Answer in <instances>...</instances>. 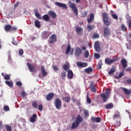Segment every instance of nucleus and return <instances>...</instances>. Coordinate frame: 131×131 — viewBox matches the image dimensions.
<instances>
[{
    "label": "nucleus",
    "mask_w": 131,
    "mask_h": 131,
    "mask_svg": "<svg viewBox=\"0 0 131 131\" xmlns=\"http://www.w3.org/2000/svg\"><path fill=\"white\" fill-rule=\"evenodd\" d=\"M5 127L7 129V131H12V127L11 126L6 125Z\"/></svg>",
    "instance_id": "obj_42"
},
{
    "label": "nucleus",
    "mask_w": 131,
    "mask_h": 131,
    "mask_svg": "<svg viewBox=\"0 0 131 131\" xmlns=\"http://www.w3.org/2000/svg\"><path fill=\"white\" fill-rule=\"evenodd\" d=\"M84 113V117L86 119L89 116H90V113H89V111L84 110L83 111Z\"/></svg>",
    "instance_id": "obj_29"
},
{
    "label": "nucleus",
    "mask_w": 131,
    "mask_h": 131,
    "mask_svg": "<svg viewBox=\"0 0 131 131\" xmlns=\"http://www.w3.org/2000/svg\"><path fill=\"white\" fill-rule=\"evenodd\" d=\"M4 111H9L10 110V108H9V106L8 105H5L3 108Z\"/></svg>",
    "instance_id": "obj_49"
},
{
    "label": "nucleus",
    "mask_w": 131,
    "mask_h": 131,
    "mask_svg": "<svg viewBox=\"0 0 131 131\" xmlns=\"http://www.w3.org/2000/svg\"><path fill=\"white\" fill-rule=\"evenodd\" d=\"M61 75L63 77V79H64L65 77H66V73L65 72H62Z\"/></svg>",
    "instance_id": "obj_51"
},
{
    "label": "nucleus",
    "mask_w": 131,
    "mask_h": 131,
    "mask_svg": "<svg viewBox=\"0 0 131 131\" xmlns=\"http://www.w3.org/2000/svg\"><path fill=\"white\" fill-rule=\"evenodd\" d=\"M51 34H52V33L45 31L42 33V37L44 39H47Z\"/></svg>",
    "instance_id": "obj_10"
},
{
    "label": "nucleus",
    "mask_w": 131,
    "mask_h": 131,
    "mask_svg": "<svg viewBox=\"0 0 131 131\" xmlns=\"http://www.w3.org/2000/svg\"><path fill=\"white\" fill-rule=\"evenodd\" d=\"M93 37L94 38H99V35L98 34H95L93 35Z\"/></svg>",
    "instance_id": "obj_59"
},
{
    "label": "nucleus",
    "mask_w": 131,
    "mask_h": 131,
    "mask_svg": "<svg viewBox=\"0 0 131 131\" xmlns=\"http://www.w3.org/2000/svg\"><path fill=\"white\" fill-rule=\"evenodd\" d=\"M103 33L104 37H106V36H109V35H110L111 32L110 31V29H109V27H107L104 29Z\"/></svg>",
    "instance_id": "obj_9"
},
{
    "label": "nucleus",
    "mask_w": 131,
    "mask_h": 131,
    "mask_svg": "<svg viewBox=\"0 0 131 131\" xmlns=\"http://www.w3.org/2000/svg\"><path fill=\"white\" fill-rule=\"evenodd\" d=\"M122 91L124 92V94L127 96H129V95H130V90H127L126 88H122Z\"/></svg>",
    "instance_id": "obj_26"
},
{
    "label": "nucleus",
    "mask_w": 131,
    "mask_h": 131,
    "mask_svg": "<svg viewBox=\"0 0 131 131\" xmlns=\"http://www.w3.org/2000/svg\"><path fill=\"white\" fill-rule=\"evenodd\" d=\"M27 66H28L29 70V71H30V72H34V70H35L34 66H33L32 64H30V63L29 62H28L27 63Z\"/></svg>",
    "instance_id": "obj_12"
},
{
    "label": "nucleus",
    "mask_w": 131,
    "mask_h": 131,
    "mask_svg": "<svg viewBox=\"0 0 131 131\" xmlns=\"http://www.w3.org/2000/svg\"><path fill=\"white\" fill-rule=\"evenodd\" d=\"M91 120H92V122L99 123L101 121V118L99 117H92Z\"/></svg>",
    "instance_id": "obj_17"
},
{
    "label": "nucleus",
    "mask_w": 131,
    "mask_h": 131,
    "mask_svg": "<svg viewBox=\"0 0 131 131\" xmlns=\"http://www.w3.org/2000/svg\"><path fill=\"white\" fill-rule=\"evenodd\" d=\"M102 19L103 23L105 26H109L110 25V21H109L106 13L103 12L102 13Z\"/></svg>",
    "instance_id": "obj_2"
},
{
    "label": "nucleus",
    "mask_w": 131,
    "mask_h": 131,
    "mask_svg": "<svg viewBox=\"0 0 131 131\" xmlns=\"http://www.w3.org/2000/svg\"><path fill=\"white\" fill-rule=\"evenodd\" d=\"M102 65H103V63H102V60H100L97 64L98 69H101V68H102Z\"/></svg>",
    "instance_id": "obj_39"
},
{
    "label": "nucleus",
    "mask_w": 131,
    "mask_h": 131,
    "mask_svg": "<svg viewBox=\"0 0 131 131\" xmlns=\"http://www.w3.org/2000/svg\"><path fill=\"white\" fill-rule=\"evenodd\" d=\"M116 71V68L115 67H112L110 71L108 72V74H113L114 72Z\"/></svg>",
    "instance_id": "obj_34"
},
{
    "label": "nucleus",
    "mask_w": 131,
    "mask_h": 131,
    "mask_svg": "<svg viewBox=\"0 0 131 131\" xmlns=\"http://www.w3.org/2000/svg\"><path fill=\"white\" fill-rule=\"evenodd\" d=\"M82 120V119L81 118V116H80V115H78L76 120V121L73 122L72 124V126H71L72 129H76V128H77L79 126V123L81 122Z\"/></svg>",
    "instance_id": "obj_1"
},
{
    "label": "nucleus",
    "mask_w": 131,
    "mask_h": 131,
    "mask_svg": "<svg viewBox=\"0 0 131 131\" xmlns=\"http://www.w3.org/2000/svg\"><path fill=\"white\" fill-rule=\"evenodd\" d=\"M34 11L35 13V15L36 17V18H37V19H41V16L38 13V11L37 10V9H34Z\"/></svg>",
    "instance_id": "obj_25"
},
{
    "label": "nucleus",
    "mask_w": 131,
    "mask_h": 131,
    "mask_svg": "<svg viewBox=\"0 0 131 131\" xmlns=\"http://www.w3.org/2000/svg\"><path fill=\"white\" fill-rule=\"evenodd\" d=\"M53 97H54V94L49 93L46 96V100H47V101H51V100L53 99Z\"/></svg>",
    "instance_id": "obj_23"
},
{
    "label": "nucleus",
    "mask_w": 131,
    "mask_h": 131,
    "mask_svg": "<svg viewBox=\"0 0 131 131\" xmlns=\"http://www.w3.org/2000/svg\"><path fill=\"white\" fill-rule=\"evenodd\" d=\"M112 17L114 19H115V20H118V17L116 14H112Z\"/></svg>",
    "instance_id": "obj_55"
},
{
    "label": "nucleus",
    "mask_w": 131,
    "mask_h": 131,
    "mask_svg": "<svg viewBox=\"0 0 131 131\" xmlns=\"http://www.w3.org/2000/svg\"><path fill=\"white\" fill-rule=\"evenodd\" d=\"M8 63H12V58L10 55L8 56Z\"/></svg>",
    "instance_id": "obj_54"
},
{
    "label": "nucleus",
    "mask_w": 131,
    "mask_h": 131,
    "mask_svg": "<svg viewBox=\"0 0 131 131\" xmlns=\"http://www.w3.org/2000/svg\"><path fill=\"white\" fill-rule=\"evenodd\" d=\"M86 102L88 104H91L92 103V99L89 96V93H88L86 96Z\"/></svg>",
    "instance_id": "obj_38"
},
{
    "label": "nucleus",
    "mask_w": 131,
    "mask_h": 131,
    "mask_svg": "<svg viewBox=\"0 0 131 131\" xmlns=\"http://www.w3.org/2000/svg\"><path fill=\"white\" fill-rule=\"evenodd\" d=\"M24 53V51H23V49H20L18 51V54H19V56H22V55H23Z\"/></svg>",
    "instance_id": "obj_47"
},
{
    "label": "nucleus",
    "mask_w": 131,
    "mask_h": 131,
    "mask_svg": "<svg viewBox=\"0 0 131 131\" xmlns=\"http://www.w3.org/2000/svg\"><path fill=\"white\" fill-rule=\"evenodd\" d=\"M4 79L6 80H10V76H9V75H6L4 76Z\"/></svg>",
    "instance_id": "obj_48"
},
{
    "label": "nucleus",
    "mask_w": 131,
    "mask_h": 131,
    "mask_svg": "<svg viewBox=\"0 0 131 131\" xmlns=\"http://www.w3.org/2000/svg\"><path fill=\"white\" fill-rule=\"evenodd\" d=\"M21 97H23V98L26 97V93H25V91H23L21 92Z\"/></svg>",
    "instance_id": "obj_56"
},
{
    "label": "nucleus",
    "mask_w": 131,
    "mask_h": 131,
    "mask_svg": "<svg viewBox=\"0 0 131 131\" xmlns=\"http://www.w3.org/2000/svg\"><path fill=\"white\" fill-rule=\"evenodd\" d=\"M125 71H126L127 72H131V68H127L125 69Z\"/></svg>",
    "instance_id": "obj_62"
},
{
    "label": "nucleus",
    "mask_w": 131,
    "mask_h": 131,
    "mask_svg": "<svg viewBox=\"0 0 131 131\" xmlns=\"http://www.w3.org/2000/svg\"><path fill=\"white\" fill-rule=\"evenodd\" d=\"M121 28L123 31H126V29H127L124 24L121 25Z\"/></svg>",
    "instance_id": "obj_41"
},
{
    "label": "nucleus",
    "mask_w": 131,
    "mask_h": 131,
    "mask_svg": "<svg viewBox=\"0 0 131 131\" xmlns=\"http://www.w3.org/2000/svg\"><path fill=\"white\" fill-rule=\"evenodd\" d=\"M121 63L122 65V67L123 68H126V67H127V61H126V59L123 58L121 60Z\"/></svg>",
    "instance_id": "obj_15"
},
{
    "label": "nucleus",
    "mask_w": 131,
    "mask_h": 131,
    "mask_svg": "<svg viewBox=\"0 0 131 131\" xmlns=\"http://www.w3.org/2000/svg\"><path fill=\"white\" fill-rule=\"evenodd\" d=\"M94 57L96 59H100V58H101V56L100 55V54H99L98 53H95Z\"/></svg>",
    "instance_id": "obj_46"
},
{
    "label": "nucleus",
    "mask_w": 131,
    "mask_h": 131,
    "mask_svg": "<svg viewBox=\"0 0 131 131\" xmlns=\"http://www.w3.org/2000/svg\"><path fill=\"white\" fill-rule=\"evenodd\" d=\"M84 71L85 73L90 74L91 72H93V68L89 67L88 68L85 69Z\"/></svg>",
    "instance_id": "obj_28"
},
{
    "label": "nucleus",
    "mask_w": 131,
    "mask_h": 131,
    "mask_svg": "<svg viewBox=\"0 0 131 131\" xmlns=\"http://www.w3.org/2000/svg\"><path fill=\"white\" fill-rule=\"evenodd\" d=\"M90 89L92 93H96L97 92V89H96V84L94 82H91L90 84Z\"/></svg>",
    "instance_id": "obj_13"
},
{
    "label": "nucleus",
    "mask_w": 131,
    "mask_h": 131,
    "mask_svg": "<svg viewBox=\"0 0 131 131\" xmlns=\"http://www.w3.org/2000/svg\"><path fill=\"white\" fill-rule=\"evenodd\" d=\"M36 118H37V115H36V114H33V116L30 118V122L32 123L34 122Z\"/></svg>",
    "instance_id": "obj_27"
},
{
    "label": "nucleus",
    "mask_w": 131,
    "mask_h": 131,
    "mask_svg": "<svg viewBox=\"0 0 131 131\" xmlns=\"http://www.w3.org/2000/svg\"><path fill=\"white\" fill-rule=\"evenodd\" d=\"M4 28L6 31H13V30H17L16 27H13L11 25H5Z\"/></svg>",
    "instance_id": "obj_6"
},
{
    "label": "nucleus",
    "mask_w": 131,
    "mask_h": 131,
    "mask_svg": "<svg viewBox=\"0 0 131 131\" xmlns=\"http://www.w3.org/2000/svg\"><path fill=\"white\" fill-rule=\"evenodd\" d=\"M6 84H7L9 88H13V82H10L9 81H5Z\"/></svg>",
    "instance_id": "obj_37"
},
{
    "label": "nucleus",
    "mask_w": 131,
    "mask_h": 131,
    "mask_svg": "<svg viewBox=\"0 0 131 131\" xmlns=\"http://www.w3.org/2000/svg\"><path fill=\"white\" fill-rule=\"evenodd\" d=\"M83 56L84 58H89V57H90V52H89V51H83Z\"/></svg>",
    "instance_id": "obj_32"
},
{
    "label": "nucleus",
    "mask_w": 131,
    "mask_h": 131,
    "mask_svg": "<svg viewBox=\"0 0 131 131\" xmlns=\"http://www.w3.org/2000/svg\"><path fill=\"white\" fill-rule=\"evenodd\" d=\"M121 125V123H120V121L116 122V123L115 124V126H116V127H118V126H120Z\"/></svg>",
    "instance_id": "obj_45"
},
{
    "label": "nucleus",
    "mask_w": 131,
    "mask_h": 131,
    "mask_svg": "<svg viewBox=\"0 0 131 131\" xmlns=\"http://www.w3.org/2000/svg\"><path fill=\"white\" fill-rule=\"evenodd\" d=\"M73 52H74V49H71V47L70 46V45H69L67 46V49L66 51V55H68L69 53H70V54H71V55H72V54H73Z\"/></svg>",
    "instance_id": "obj_8"
},
{
    "label": "nucleus",
    "mask_w": 131,
    "mask_h": 131,
    "mask_svg": "<svg viewBox=\"0 0 131 131\" xmlns=\"http://www.w3.org/2000/svg\"><path fill=\"white\" fill-rule=\"evenodd\" d=\"M48 15L50 17H52L53 19H55L57 17V14L53 11H49L48 12Z\"/></svg>",
    "instance_id": "obj_16"
},
{
    "label": "nucleus",
    "mask_w": 131,
    "mask_h": 131,
    "mask_svg": "<svg viewBox=\"0 0 131 131\" xmlns=\"http://www.w3.org/2000/svg\"><path fill=\"white\" fill-rule=\"evenodd\" d=\"M42 18L46 22H49L50 21V17H49V15L48 14H45L43 15Z\"/></svg>",
    "instance_id": "obj_24"
},
{
    "label": "nucleus",
    "mask_w": 131,
    "mask_h": 131,
    "mask_svg": "<svg viewBox=\"0 0 131 131\" xmlns=\"http://www.w3.org/2000/svg\"><path fill=\"white\" fill-rule=\"evenodd\" d=\"M62 100L63 101H64V102H66L67 103H69L71 99L69 96H66L64 97H62Z\"/></svg>",
    "instance_id": "obj_30"
},
{
    "label": "nucleus",
    "mask_w": 131,
    "mask_h": 131,
    "mask_svg": "<svg viewBox=\"0 0 131 131\" xmlns=\"http://www.w3.org/2000/svg\"><path fill=\"white\" fill-rule=\"evenodd\" d=\"M114 62H115V59H111L110 58H107L105 59V64H107V65H110Z\"/></svg>",
    "instance_id": "obj_14"
},
{
    "label": "nucleus",
    "mask_w": 131,
    "mask_h": 131,
    "mask_svg": "<svg viewBox=\"0 0 131 131\" xmlns=\"http://www.w3.org/2000/svg\"><path fill=\"white\" fill-rule=\"evenodd\" d=\"M109 94H110V90L108 89L105 91L104 93H102L100 94V96L103 100L104 103L106 102V101H107Z\"/></svg>",
    "instance_id": "obj_3"
},
{
    "label": "nucleus",
    "mask_w": 131,
    "mask_h": 131,
    "mask_svg": "<svg viewBox=\"0 0 131 131\" xmlns=\"http://www.w3.org/2000/svg\"><path fill=\"white\" fill-rule=\"evenodd\" d=\"M32 105L34 108H37V102L36 101H33Z\"/></svg>",
    "instance_id": "obj_44"
},
{
    "label": "nucleus",
    "mask_w": 131,
    "mask_h": 131,
    "mask_svg": "<svg viewBox=\"0 0 131 131\" xmlns=\"http://www.w3.org/2000/svg\"><path fill=\"white\" fill-rule=\"evenodd\" d=\"M55 5L56 6H57V7H59V8H63V9H67V6H66V4H63L59 2H56Z\"/></svg>",
    "instance_id": "obj_18"
},
{
    "label": "nucleus",
    "mask_w": 131,
    "mask_h": 131,
    "mask_svg": "<svg viewBox=\"0 0 131 131\" xmlns=\"http://www.w3.org/2000/svg\"><path fill=\"white\" fill-rule=\"evenodd\" d=\"M35 26L37 28H40V22L38 20H36L35 21Z\"/></svg>",
    "instance_id": "obj_31"
},
{
    "label": "nucleus",
    "mask_w": 131,
    "mask_h": 131,
    "mask_svg": "<svg viewBox=\"0 0 131 131\" xmlns=\"http://www.w3.org/2000/svg\"><path fill=\"white\" fill-rule=\"evenodd\" d=\"M69 5L71 9H72L74 13L75 14L76 16H77L78 14V11H77V8L75 6V4L72 3L71 2H69Z\"/></svg>",
    "instance_id": "obj_5"
},
{
    "label": "nucleus",
    "mask_w": 131,
    "mask_h": 131,
    "mask_svg": "<svg viewBox=\"0 0 131 131\" xmlns=\"http://www.w3.org/2000/svg\"><path fill=\"white\" fill-rule=\"evenodd\" d=\"M127 23L128 24V27H129L130 29H131V19L127 21Z\"/></svg>",
    "instance_id": "obj_60"
},
{
    "label": "nucleus",
    "mask_w": 131,
    "mask_h": 131,
    "mask_svg": "<svg viewBox=\"0 0 131 131\" xmlns=\"http://www.w3.org/2000/svg\"><path fill=\"white\" fill-rule=\"evenodd\" d=\"M124 75V72H123V71H122L120 73L118 77L115 76V78H116L117 79H119V78H121V77H122V76H123Z\"/></svg>",
    "instance_id": "obj_36"
},
{
    "label": "nucleus",
    "mask_w": 131,
    "mask_h": 131,
    "mask_svg": "<svg viewBox=\"0 0 131 131\" xmlns=\"http://www.w3.org/2000/svg\"><path fill=\"white\" fill-rule=\"evenodd\" d=\"M82 30V29H81V28L79 27H76V31L77 33V34H80V35H81V34H80V32H81Z\"/></svg>",
    "instance_id": "obj_35"
},
{
    "label": "nucleus",
    "mask_w": 131,
    "mask_h": 131,
    "mask_svg": "<svg viewBox=\"0 0 131 131\" xmlns=\"http://www.w3.org/2000/svg\"><path fill=\"white\" fill-rule=\"evenodd\" d=\"M81 54V49L79 48H77L75 50V55L76 57H79Z\"/></svg>",
    "instance_id": "obj_19"
},
{
    "label": "nucleus",
    "mask_w": 131,
    "mask_h": 131,
    "mask_svg": "<svg viewBox=\"0 0 131 131\" xmlns=\"http://www.w3.org/2000/svg\"><path fill=\"white\" fill-rule=\"evenodd\" d=\"M127 81V83H128V84H130V85H131V79H128L126 80Z\"/></svg>",
    "instance_id": "obj_61"
},
{
    "label": "nucleus",
    "mask_w": 131,
    "mask_h": 131,
    "mask_svg": "<svg viewBox=\"0 0 131 131\" xmlns=\"http://www.w3.org/2000/svg\"><path fill=\"white\" fill-rule=\"evenodd\" d=\"M43 109V107L42 106V104H39L38 105V110H39V111H42Z\"/></svg>",
    "instance_id": "obj_50"
},
{
    "label": "nucleus",
    "mask_w": 131,
    "mask_h": 131,
    "mask_svg": "<svg viewBox=\"0 0 131 131\" xmlns=\"http://www.w3.org/2000/svg\"><path fill=\"white\" fill-rule=\"evenodd\" d=\"M94 48L97 53H100V52H101V48L100 47V43H99V41H97L95 42Z\"/></svg>",
    "instance_id": "obj_11"
},
{
    "label": "nucleus",
    "mask_w": 131,
    "mask_h": 131,
    "mask_svg": "<svg viewBox=\"0 0 131 131\" xmlns=\"http://www.w3.org/2000/svg\"><path fill=\"white\" fill-rule=\"evenodd\" d=\"M41 72L43 76H47L48 75V72L46 71L45 69V67L41 66Z\"/></svg>",
    "instance_id": "obj_22"
},
{
    "label": "nucleus",
    "mask_w": 131,
    "mask_h": 131,
    "mask_svg": "<svg viewBox=\"0 0 131 131\" xmlns=\"http://www.w3.org/2000/svg\"><path fill=\"white\" fill-rule=\"evenodd\" d=\"M88 66V63L86 62H82V67H86Z\"/></svg>",
    "instance_id": "obj_63"
},
{
    "label": "nucleus",
    "mask_w": 131,
    "mask_h": 131,
    "mask_svg": "<svg viewBox=\"0 0 131 131\" xmlns=\"http://www.w3.org/2000/svg\"><path fill=\"white\" fill-rule=\"evenodd\" d=\"M63 69L65 71L67 70H69V67H68V65L67 64H64L63 66Z\"/></svg>",
    "instance_id": "obj_43"
},
{
    "label": "nucleus",
    "mask_w": 131,
    "mask_h": 131,
    "mask_svg": "<svg viewBox=\"0 0 131 131\" xmlns=\"http://www.w3.org/2000/svg\"><path fill=\"white\" fill-rule=\"evenodd\" d=\"M56 41H57V36L56 34H52L49 38V43L53 44Z\"/></svg>",
    "instance_id": "obj_7"
},
{
    "label": "nucleus",
    "mask_w": 131,
    "mask_h": 131,
    "mask_svg": "<svg viewBox=\"0 0 131 131\" xmlns=\"http://www.w3.org/2000/svg\"><path fill=\"white\" fill-rule=\"evenodd\" d=\"M93 20L92 18H88L87 21L88 22V23H92V22H93Z\"/></svg>",
    "instance_id": "obj_64"
},
{
    "label": "nucleus",
    "mask_w": 131,
    "mask_h": 131,
    "mask_svg": "<svg viewBox=\"0 0 131 131\" xmlns=\"http://www.w3.org/2000/svg\"><path fill=\"white\" fill-rule=\"evenodd\" d=\"M53 69L54 70V71H59V69H58V68L56 67V66H53Z\"/></svg>",
    "instance_id": "obj_57"
},
{
    "label": "nucleus",
    "mask_w": 131,
    "mask_h": 131,
    "mask_svg": "<svg viewBox=\"0 0 131 131\" xmlns=\"http://www.w3.org/2000/svg\"><path fill=\"white\" fill-rule=\"evenodd\" d=\"M106 109H112L113 108V103H108L105 105Z\"/></svg>",
    "instance_id": "obj_33"
},
{
    "label": "nucleus",
    "mask_w": 131,
    "mask_h": 131,
    "mask_svg": "<svg viewBox=\"0 0 131 131\" xmlns=\"http://www.w3.org/2000/svg\"><path fill=\"white\" fill-rule=\"evenodd\" d=\"M77 66L78 67H82V62H77Z\"/></svg>",
    "instance_id": "obj_53"
},
{
    "label": "nucleus",
    "mask_w": 131,
    "mask_h": 131,
    "mask_svg": "<svg viewBox=\"0 0 131 131\" xmlns=\"http://www.w3.org/2000/svg\"><path fill=\"white\" fill-rule=\"evenodd\" d=\"M68 77L69 79L73 78V72H72V71L70 70L68 71Z\"/></svg>",
    "instance_id": "obj_21"
},
{
    "label": "nucleus",
    "mask_w": 131,
    "mask_h": 131,
    "mask_svg": "<svg viewBox=\"0 0 131 131\" xmlns=\"http://www.w3.org/2000/svg\"><path fill=\"white\" fill-rule=\"evenodd\" d=\"M55 106L58 110H60L62 107V101L60 100V98H56L55 101Z\"/></svg>",
    "instance_id": "obj_4"
},
{
    "label": "nucleus",
    "mask_w": 131,
    "mask_h": 131,
    "mask_svg": "<svg viewBox=\"0 0 131 131\" xmlns=\"http://www.w3.org/2000/svg\"><path fill=\"white\" fill-rule=\"evenodd\" d=\"M90 19H92V20H94V19H95V15H94V14L91 13L90 14Z\"/></svg>",
    "instance_id": "obj_58"
},
{
    "label": "nucleus",
    "mask_w": 131,
    "mask_h": 131,
    "mask_svg": "<svg viewBox=\"0 0 131 131\" xmlns=\"http://www.w3.org/2000/svg\"><path fill=\"white\" fill-rule=\"evenodd\" d=\"M16 85H17V86H19V87L22 86V83L20 81H17L16 82Z\"/></svg>",
    "instance_id": "obj_52"
},
{
    "label": "nucleus",
    "mask_w": 131,
    "mask_h": 131,
    "mask_svg": "<svg viewBox=\"0 0 131 131\" xmlns=\"http://www.w3.org/2000/svg\"><path fill=\"white\" fill-rule=\"evenodd\" d=\"M120 118V113H119V112L118 111H116L113 117V119L115 120L116 119H118V118Z\"/></svg>",
    "instance_id": "obj_20"
},
{
    "label": "nucleus",
    "mask_w": 131,
    "mask_h": 131,
    "mask_svg": "<svg viewBox=\"0 0 131 131\" xmlns=\"http://www.w3.org/2000/svg\"><path fill=\"white\" fill-rule=\"evenodd\" d=\"M94 29V26H91V25H88L87 26V29L88 30V31H92V30H93V29Z\"/></svg>",
    "instance_id": "obj_40"
}]
</instances>
